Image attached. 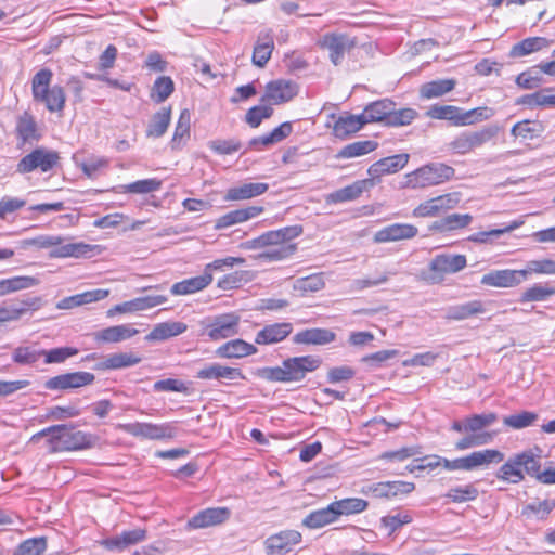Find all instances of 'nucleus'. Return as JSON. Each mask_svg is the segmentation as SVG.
Listing matches in <instances>:
<instances>
[{
  "instance_id": "obj_1",
  "label": "nucleus",
  "mask_w": 555,
  "mask_h": 555,
  "mask_svg": "<svg viewBox=\"0 0 555 555\" xmlns=\"http://www.w3.org/2000/svg\"><path fill=\"white\" fill-rule=\"evenodd\" d=\"M302 233L301 225H289L279 230L268 231L256 238L244 243L248 249L268 247L258 254L256 258L262 261H282L291 258L297 250V245L292 241Z\"/></svg>"
},
{
  "instance_id": "obj_2",
  "label": "nucleus",
  "mask_w": 555,
  "mask_h": 555,
  "mask_svg": "<svg viewBox=\"0 0 555 555\" xmlns=\"http://www.w3.org/2000/svg\"><path fill=\"white\" fill-rule=\"evenodd\" d=\"M322 364L318 356H301L285 359L281 366L264 367L259 375L269 382L293 383L302 380L308 373L317 371Z\"/></svg>"
},
{
  "instance_id": "obj_3",
  "label": "nucleus",
  "mask_w": 555,
  "mask_h": 555,
  "mask_svg": "<svg viewBox=\"0 0 555 555\" xmlns=\"http://www.w3.org/2000/svg\"><path fill=\"white\" fill-rule=\"evenodd\" d=\"M52 78L50 68L39 69L31 79V95L35 102L43 104L49 112L57 113L64 109L66 95L63 87H51Z\"/></svg>"
},
{
  "instance_id": "obj_4",
  "label": "nucleus",
  "mask_w": 555,
  "mask_h": 555,
  "mask_svg": "<svg viewBox=\"0 0 555 555\" xmlns=\"http://www.w3.org/2000/svg\"><path fill=\"white\" fill-rule=\"evenodd\" d=\"M455 176V169L443 163L424 165L406 175V186L424 189L450 181Z\"/></svg>"
},
{
  "instance_id": "obj_5",
  "label": "nucleus",
  "mask_w": 555,
  "mask_h": 555,
  "mask_svg": "<svg viewBox=\"0 0 555 555\" xmlns=\"http://www.w3.org/2000/svg\"><path fill=\"white\" fill-rule=\"evenodd\" d=\"M501 130L499 125H488L479 130L463 131L449 143V149L454 154H468L494 140Z\"/></svg>"
},
{
  "instance_id": "obj_6",
  "label": "nucleus",
  "mask_w": 555,
  "mask_h": 555,
  "mask_svg": "<svg viewBox=\"0 0 555 555\" xmlns=\"http://www.w3.org/2000/svg\"><path fill=\"white\" fill-rule=\"evenodd\" d=\"M240 322L241 317L234 312L206 318L201 321V336H205L208 340L211 341H218L233 337L238 334Z\"/></svg>"
},
{
  "instance_id": "obj_7",
  "label": "nucleus",
  "mask_w": 555,
  "mask_h": 555,
  "mask_svg": "<svg viewBox=\"0 0 555 555\" xmlns=\"http://www.w3.org/2000/svg\"><path fill=\"white\" fill-rule=\"evenodd\" d=\"M504 460V454L494 449H486L475 451L464 457L455 460H448L442 457L441 465L448 470H473L477 467L489 465L491 463H501Z\"/></svg>"
},
{
  "instance_id": "obj_8",
  "label": "nucleus",
  "mask_w": 555,
  "mask_h": 555,
  "mask_svg": "<svg viewBox=\"0 0 555 555\" xmlns=\"http://www.w3.org/2000/svg\"><path fill=\"white\" fill-rule=\"evenodd\" d=\"M467 266L464 255L440 254L435 256L429 263V272L424 279L430 284L443 281L446 274L460 272Z\"/></svg>"
},
{
  "instance_id": "obj_9",
  "label": "nucleus",
  "mask_w": 555,
  "mask_h": 555,
  "mask_svg": "<svg viewBox=\"0 0 555 555\" xmlns=\"http://www.w3.org/2000/svg\"><path fill=\"white\" fill-rule=\"evenodd\" d=\"M118 427L138 438L142 439H151V440H160L167 438H173L177 436V426L176 423L167 422L162 424H153V423H127L119 424Z\"/></svg>"
},
{
  "instance_id": "obj_10",
  "label": "nucleus",
  "mask_w": 555,
  "mask_h": 555,
  "mask_svg": "<svg viewBox=\"0 0 555 555\" xmlns=\"http://www.w3.org/2000/svg\"><path fill=\"white\" fill-rule=\"evenodd\" d=\"M59 160L60 156L57 152L44 147H37L21 158L16 165V171L22 175L33 172L37 169L47 172L51 170Z\"/></svg>"
},
{
  "instance_id": "obj_11",
  "label": "nucleus",
  "mask_w": 555,
  "mask_h": 555,
  "mask_svg": "<svg viewBox=\"0 0 555 555\" xmlns=\"http://www.w3.org/2000/svg\"><path fill=\"white\" fill-rule=\"evenodd\" d=\"M95 379L90 372H72L56 375L44 383L48 390H70L91 385Z\"/></svg>"
},
{
  "instance_id": "obj_12",
  "label": "nucleus",
  "mask_w": 555,
  "mask_h": 555,
  "mask_svg": "<svg viewBox=\"0 0 555 555\" xmlns=\"http://www.w3.org/2000/svg\"><path fill=\"white\" fill-rule=\"evenodd\" d=\"M322 47L328 50L330 60L334 65H339L346 53L357 44L356 38L346 34H326L322 38Z\"/></svg>"
},
{
  "instance_id": "obj_13",
  "label": "nucleus",
  "mask_w": 555,
  "mask_h": 555,
  "mask_svg": "<svg viewBox=\"0 0 555 555\" xmlns=\"http://www.w3.org/2000/svg\"><path fill=\"white\" fill-rule=\"evenodd\" d=\"M481 284L490 287L511 288L526 282V272L522 269L492 270L481 278Z\"/></svg>"
},
{
  "instance_id": "obj_14",
  "label": "nucleus",
  "mask_w": 555,
  "mask_h": 555,
  "mask_svg": "<svg viewBox=\"0 0 555 555\" xmlns=\"http://www.w3.org/2000/svg\"><path fill=\"white\" fill-rule=\"evenodd\" d=\"M300 541L301 533L299 531L285 530L269 537L264 545L268 555H285Z\"/></svg>"
},
{
  "instance_id": "obj_15",
  "label": "nucleus",
  "mask_w": 555,
  "mask_h": 555,
  "mask_svg": "<svg viewBox=\"0 0 555 555\" xmlns=\"http://www.w3.org/2000/svg\"><path fill=\"white\" fill-rule=\"evenodd\" d=\"M297 93L298 86L296 82L283 79L274 80L267 85L261 101L270 104H281L291 101Z\"/></svg>"
},
{
  "instance_id": "obj_16",
  "label": "nucleus",
  "mask_w": 555,
  "mask_h": 555,
  "mask_svg": "<svg viewBox=\"0 0 555 555\" xmlns=\"http://www.w3.org/2000/svg\"><path fill=\"white\" fill-rule=\"evenodd\" d=\"M100 253V246L83 242L66 243L64 241L50 251L51 258H89Z\"/></svg>"
},
{
  "instance_id": "obj_17",
  "label": "nucleus",
  "mask_w": 555,
  "mask_h": 555,
  "mask_svg": "<svg viewBox=\"0 0 555 555\" xmlns=\"http://www.w3.org/2000/svg\"><path fill=\"white\" fill-rule=\"evenodd\" d=\"M230 511L227 507H210L198 512L189 521L188 526L193 529L217 526L227 521Z\"/></svg>"
},
{
  "instance_id": "obj_18",
  "label": "nucleus",
  "mask_w": 555,
  "mask_h": 555,
  "mask_svg": "<svg viewBox=\"0 0 555 555\" xmlns=\"http://www.w3.org/2000/svg\"><path fill=\"white\" fill-rule=\"evenodd\" d=\"M418 230L409 223H393L378 230L374 234L375 243H387L401 240H410L417 235Z\"/></svg>"
},
{
  "instance_id": "obj_19",
  "label": "nucleus",
  "mask_w": 555,
  "mask_h": 555,
  "mask_svg": "<svg viewBox=\"0 0 555 555\" xmlns=\"http://www.w3.org/2000/svg\"><path fill=\"white\" fill-rule=\"evenodd\" d=\"M146 539V530L137 528L122 531L120 534L107 538L102 541V545L108 551L122 552L129 546L143 542Z\"/></svg>"
},
{
  "instance_id": "obj_20",
  "label": "nucleus",
  "mask_w": 555,
  "mask_h": 555,
  "mask_svg": "<svg viewBox=\"0 0 555 555\" xmlns=\"http://www.w3.org/2000/svg\"><path fill=\"white\" fill-rule=\"evenodd\" d=\"M374 185L372 179H363L353 182L350 185L336 190L326 196L327 204H338L351 202L359 198L362 193Z\"/></svg>"
},
{
  "instance_id": "obj_21",
  "label": "nucleus",
  "mask_w": 555,
  "mask_h": 555,
  "mask_svg": "<svg viewBox=\"0 0 555 555\" xmlns=\"http://www.w3.org/2000/svg\"><path fill=\"white\" fill-rule=\"evenodd\" d=\"M293 332V325L288 322L273 323L263 326L255 337L257 345H273L283 341Z\"/></svg>"
},
{
  "instance_id": "obj_22",
  "label": "nucleus",
  "mask_w": 555,
  "mask_h": 555,
  "mask_svg": "<svg viewBox=\"0 0 555 555\" xmlns=\"http://www.w3.org/2000/svg\"><path fill=\"white\" fill-rule=\"evenodd\" d=\"M41 300L38 297H31L20 301L17 305L0 306V324L17 321L28 311H36L40 308Z\"/></svg>"
},
{
  "instance_id": "obj_23",
  "label": "nucleus",
  "mask_w": 555,
  "mask_h": 555,
  "mask_svg": "<svg viewBox=\"0 0 555 555\" xmlns=\"http://www.w3.org/2000/svg\"><path fill=\"white\" fill-rule=\"evenodd\" d=\"M409 162L408 154H397L389 157L382 158L372 164L367 170L371 176L370 179L379 178L384 175L395 173L401 170Z\"/></svg>"
},
{
  "instance_id": "obj_24",
  "label": "nucleus",
  "mask_w": 555,
  "mask_h": 555,
  "mask_svg": "<svg viewBox=\"0 0 555 555\" xmlns=\"http://www.w3.org/2000/svg\"><path fill=\"white\" fill-rule=\"evenodd\" d=\"M273 49L274 40L272 30L266 29L260 31L253 51V64L260 68L264 67L272 55Z\"/></svg>"
},
{
  "instance_id": "obj_25",
  "label": "nucleus",
  "mask_w": 555,
  "mask_h": 555,
  "mask_svg": "<svg viewBox=\"0 0 555 555\" xmlns=\"http://www.w3.org/2000/svg\"><path fill=\"white\" fill-rule=\"evenodd\" d=\"M487 311L486 304L481 300H472L446 309L444 318L449 321H464L482 314Z\"/></svg>"
},
{
  "instance_id": "obj_26",
  "label": "nucleus",
  "mask_w": 555,
  "mask_h": 555,
  "mask_svg": "<svg viewBox=\"0 0 555 555\" xmlns=\"http://www.w3.org/2000/svg\"><path fill=\"white\" fill-rule=\"evenodd\" d=\"M138 334V330L130 324L114 325L93 334V338L99 344H115L127 340Z\"/></svg>"
},
{
  "instance_id": "obj_27",
  "label": "nucleus",
  "mask_w": 555,
  "mask_h": 555,
  "mask_svg": "<svg viewBox=\"0 0 555 555\" xmlns=\"http://www.w3.org/2000/svg\"><path fill=\"white\" fill-rule=\"evenodd\" d=\"M263 211L261 206H249L227 212L216 220L215 229L221 230L237 223L245 222L260 215Z\"/></svg>"
},
{
  "instance_id": "obj_28",
  "label": "nucleus",
  "mask_w": 555,
  "mask_h": 555,
  "mask_svg": "<svg viewBox=\"0 0 555 555\" xmlns=\"http://www.w3.org/2000/svg\"><path fill=\"white\" fill-rule=\"evenodd\" d=\"M199 379H244L245 376L240 369L230 367L220 363H210L205 365L196 373Z\"/></svg>"
},
{
  "instance_id": "obj_29",
  "label": "nucleus",
  "mask_w": 555,
  "mask_h": 555,
  "mask_svg": "<svg viewBox=\"0 0 555 555\" xmlns=\"http://www.w3.org/2000/svg\"><path fill=\"white\" fill-rule=\"evenodd\" d=\"M256 352L257 348L243 339H232L219 346L216 350L217 356L223 359H240Z\"/></svg>"
},
{
  "instance_id": "obj_30",
  "label": "nucleus",
  "mask_w": 555,
  "mask_h": 555,
  "mask_svg": "<svg viewBox=\"0 0 555 555\" xmlns=\"http://www.w3.org/2000/svg\"><path fill=\"white\" fill-rule=\"evenodd\" d=\"M188 330V325L180 321H167L156 324L146 335L149 341H163L179 336Z\"/></svg>"
},
{
  "instance_id": "obj_31",
  "label": "nucleus",
  "mask_w": 555,
  "mask_h": 555,
  "mask_svg": "<svg viewBox=\"0 0 555 555\" xmlns=\"http://www.w3.org/2000/svg\"><path fill=\"white\" fill-rule=\"evenodd\" d=\"M141 357L134 352H118L105 357V359L95 365L98 370H120L134 366L141 362Z\"/></svg>"
},
{
  "instance_id": "obj_32",
  "label": "nucleus",
  "mask_w": 555,
  "mask_h": 555,
  "mask_svg": "<svg viewBox=\"0 0 555 555\" xmlns=\"http://www.w3.org/2000/svg\"><path fill=\"white\" fill-rule=\"evenodd\" d=\"M211 282V274H202L175 283L170 288V293L175 296L194 294L207 287Z\"/></svg>"
},
{
  "instance_id": "obj_33",
  "label": "nucleus",
  "mask_w": 555,
  "mask_h": 555,
  "mask_svg": "<svg viewBox=\"0 0 555 555\" xmlns=\"http://www.w3.org/2000/svg\"><path fill=\"white\" fill-rule=\"evenodd\" d=\"M335 333L326 328H307L298 332L294 337L295 344L325 345L335 340Z\"/></svg>"
},
{
  "instance_id": "obj_34",
  "label": "nucleus",
  "mask_w": 555,
  "mask_h": 555,
  "mask_svg": "<svg viewBox=\"0 0 555 555\" xmlns=\"http://www.w3.org/2000/svg\"><path fill=\"white\" fill-rule=\"evenodd\" d=\"M393 102L388 99L378 100L365 106L361 113L362 118L366 124L370 122H384L387 124L390 109H392Z\"/></svg>"
},
{
  "instance_id": "obj_35",
  "label": "nucleus",
  "mask_w": 555,
  "mask_h": 555,
  "mask_svg": "<svg viewBox=\"0 0 555 555\" xmlns=\"http://www.w3.org/2000/svg\"><path fill=\"white\" fill-rule=\"evenodd\" d=\"M91 447L90 435L83 431H73L65 425L62 446L54 448V452L82 450Z\"/></svg>"
},
{
  "instance_id": "obj_36",
  "label": "nucleus",
  "mask_w": 555,
  "mask_h": 555,
  "mask_svg": "<svg viewBox=\"0 0 555 555\" xmlns=\"http://www.w3.org/2000/svg\"><path fill=\"white\" fill-rule=\"evenodd\" d=\"M426 115L433 119L448 120L453 126L463 127V108L454 105H431Z\"/></svg>"
},
{
  "instance_id": "obj_37",
  "label": "nucleus",
  "mask_w": 555,
  "mask_h": 555,
  "mask_svg": "<svg viewBox=\"0 0 555 555\" xmlns=\"http://www.w3.org/2000/svg\"><path fill=\"white\" fill-rule=\"evenodd\" d=\"M455 86L456 80L453 78L431 80L420 87V98L424 100L440 98L451 92Z\"/></svg>"
},
{
  "instance_id": "obj_38",
  "label": "nucleus",
  "mask_w": 555,
  "mask_h": 555,
  "mask_svg": "<svg viewBox=\"0 0 555 555\" xmlns=\"http://www.w3.org/2000/svg\"><path fill=\"white\" fill-rule=\"evenodd\" d=\"M292 122L285 121L281 124L279 127L274 128L270 133L263 134L258 138H254L253 140H250L249 145L257 150H260V146L266 147L282 142L292 133Z\"/></svg>"
},
{
  "instance_id": "obj_39",
  "label": "nucleus",
  "mask_w": 555,
  "mask_h": 555,
  "mask_svg": "<svg viewBox=\"0 0 555 555\" xmlns=\"http://www.w3.org/2000/svg\"><path fill=\"white\" fill-rule=\"evenodd\" d=\"M269 185L263 182H250L240 186L231 188L225 195L227 201L249 199L266 193Z\"/></svg>"
},
{
  "instance_id": "obj_40",
  "label": "nucleus",
  "mask_w": 555,
  "mask_h": 555,
  "mask_svg": "<svg viewBox=\"0 0 555 555\" xmlns=\"http://www.w3.org/2000/svg\"><path fill=\"white\" fill-rule=\"evenodd\" d=\"M171 120V107H162L158 112H156L146 128V137L149 138H160L163 137Z\"/></svg>"
},
{
  "instance_id": "obj_41",
  "label": "nucleus",
  "mask_w": 555,
  "mask_h": 555,
  "mask_svg": "<svg viewBox=\"0 0 555 555\" xmlns=\"http://www.w3.org/2000/svg\"><path fill=\"white\" fill-rule=\"evenodd\" d=\"M555 295V287L552 283H535L530 287L526 288L518 301L520 304L533 302V301H545Z\"/></svg>"
},
{
  "instance_id": "obj_42",
  "label": "nucleus",
  "mask_w": 555,
  "mask_h": 555,
  "mask_svg": "<svg viewBox=\"0 0 555 555\" xmlns=\"http://www.w3.org/2000/svg\"><path fill=\"white\" fill-rule=\"evenodd\" d=\"M365 125L362 115L340 116L334 124L333 131L337 138L345 139L359 131Z\"/></svg>"
},
{
  "instance_id": "obj_43",
  "label": "nucleus",
  "mask_w": 555,
  "mask_h": 555,
  "mask_svg": "<svg viewBox=\"0 0 555 555\" xmlns=\"http://www.w3.org/2000/svg\"><path fill=\"white\" fill-rule=\"evenodd\" d=\"M543 131L544 125L541 121L525 119L512 127L511 134L521 140H533L539 138Z\"/></svg>"
},
{
  "instance_id": "obj_44",
  "label": "nucleus",
  "mask_w": 555,
  "mask_h": 555,
  "mask_svg": "<svg viewBox=\"0 0 555 555\" xmlns=\"http://www.w3.org/2000/svg\"><path fill=\"white\" fill-rule=\"evenodd\" d=\"M332 503L317 511L311 512L302 520V525L310 529H318L337 520Z\"/></svg>"
},
{
  "instance_id": "obj_45",
  "label": "nucleus",
  "mask_w": 555,
  "mask_h": 555,
  "mask_svg": "<svg viewBox=\"0 0 555 555\" xmlns=\"http://www.w3.org/2000/svg\"><path fill=\"white\" fill-rule=\"evenodd\" d=\"M38 279L27 275H17L0 280V297L36 286Z\"/></svg>"
},
{
  "instance_id": "obj_46",
  "label": "nucleus",
  "mask_w": 555,
  "mask_h": 555,
  "mask_svg": "<svg viewBox=\"0 0 555 555\" xmlns=\"http://www.w3.org/2000/svg\"><path fill=\"white\" fill-rule=\"evenodd\" d=\"M496 478L509 483H519L525 479L516 455L511 456L496 472Z\"/></svg>"
},
{
  "instance_id": "obj_47",
  "label": "nucleus",
  "mask_w": 555,
  "mask_h": 555,
  "mask_svg": "<svg viewBox=\"0 0 555 555\" xmlns=\"http://www.w3.org/2000/svg\"><path fill=\"white\" fill-rule=\"evenodd\" d=\"M479 495V490L474 483L451 487L443 498L452 503H465L475 501Z\"/></svg>"
},
{
  "instance_id": "obj_48",
  "label": "nucleus",
  "mask_w": 555,
  "mask_h": 555,
  "mask_svg": "<svg viewBox=\"0 0 555 555\" xmlns=\"http://www.w3.org/2000/svg\"><path fill=\"white\" fill-rule=\"evenodd\" d=\"M473 221L469 214H451L433 224V229L441 232L466 228Z\"/></svg>"
},
{
  "instance_id": "obj_49",
  "label": "nucleus",
  "mask_w": 555,
  "mask_h": 555,
  "mask_svg": "<svg viewBox=\"0 0 555 555\" xmlns=\"http://www.w3.org/2000/svg\"><path fill=\"white\" fill-rule=\"evenodd\" d=\"M336 517L341 515H353L365 511L369 506L367 501L360 498H347L332 502Z\"/></svg>"
},
{
  "instance_id": "obj_50",
  "label": "nucleus",
  "mask_w": 555,
  "mask_h": 555,
  "mask_svg": "<svg viewBox=\"0 0 555 555\" xmlns=\"http://www.w3.org/2000/svg\"><path fill=\"white\" fill-rule=\"evenodd\" d=\"M190 127L191 113L185 108L181 111L175 128L173 137L171 139L172 149H179L181 144L185 143V141L190 138Z\"/></svg>"
},
{
  "instance_id": "obj_51",
  "label": "nucleus",
  "mask_w": 555,
  "mask_h": 555,
  "mask_svg": "<svg viewBox=\"0 0 555 555\" xmlns=\"http://www.w3.org/2000/svg\"><path fill=\"white\" fill-rule=\"evenodd\" d=\"M544 47H547V40L545 38L530 37L514 44L511 49L509 55L512 57H521L539 51Z\"/></svg>"
},
{
  "instance_id": "obj_52",
  "label": "nucleus",
  "mask_w": 555,
  "mask_h": 555,
  "mask_svg": "<svg viewBox=\"0 0 555 555\" xmlns=\"http://www.w3.org/2000/svg\"><path fill=\"white\" fill-rule=\"evenodd\" d=\"M377 142L372 140L357 141L344 146L336 155L337 158H353L369 154L376 150Z\"/></svg>"
},
{
  "instance_id": "obj_53",
  "label": "nucleus",
  "mask_w": 555,
  "mask_h": 555,
  "mask_svg": "<svg viewBox=\"0 0 555 555\" xmlns=\"http://www.w3.org/2000/svg\"><path fill=\"white\" fill-rule=\"evenodd\" d=\"M16 132L23 142L37 140L39 135L35 117L27 112L23 113L17 119Z\"/></svg>"
},
{
  "instance_id": "obj_54",
  "label": "nucleus",
  "mask_w": 555,
  "mask_h": 555,
  "mask_svg": "<svg viewBox=\"0 0 555 555\" xmlns=\"http://www.w3.org/2000/svg\"><path fill=\"white\" fill-rule=\"evenodd\" d=\"M65 430V425H53L47 427L35 435L31 436L30 442L36 443L42 437H48L47 442L50 448V452H54V448L62 446L63 431Z\"/></svg>"
},
{
  "instance_id": "obj_55",
  "label": "nucleus",
  "mask_w": 555,
  "mask_h": 555,
  "mask_svg": "<svg viewBox=\"0 0 555 555\" xmlns=\"http://www.w3.org/2000/svg\"><path fill=\"white\" fill-rule=\"evenodd\" d=\"M515 455L521 470L524 469L529 476L535 477L539 480V476L542 474L541 456L534 454L532 450H527Z\"/></svg>"
},
{
  "instance_id": "obj_56",
  "label": "nucleus",
  "mask_w": 555,
  "mask_h": 555,
  "mask_svg": "<svg viewBox=\"0 0 555 555\" xmlns=\"http://www.w3.org/2000/svg\"><path fill=\"white\" fill-rule=\"evenodd\" d=\"M43 354V349H37L33 346H20L13 350L12 360L16 364L33 365L39 361Z\"/></svg>"
},
{
  "instance_id": "obj_57",
  "label": "nucleus",
  "mask_w": 555,
  "mask_h": 555,
  "mask_svg": "<svg viewBox=\"0 0 555 555\" xmlns=\"http://www.w3.org/2000/svg\"><path fill=\"white\" fill-rule=\"evenodd\" d=\"M173 90V80L169 76H160L152 87L151 99L155 103H163L172 94Z\"/></svg>"
},
{
  "instance_id": "obj_58",
  "label": "nucleus",
  "mask_w": 555,
  "mask_h": 555,
  "mask_svg": "<svg viewBox=\"0 0 555 555\" xmlns=\"http://www.w3.org/2000/svg\"><path fill=\"white\" fill-rule=\"evenodd\" d=\"M325 281L322 273L311 274L305 278L297 279L294 282V291L300 292L301 294L315 293L323 289Z\"/></svg>"
},
{
  "instance_id": "obj_59",
  "label": "nucleus",
  "mask_w": 555,
  "mask_h": 555,
  "mask_svg": "<svg viewBox=\"0 0 555 555\" xmlns=\"http://www.w3.org/2000/svg\"><path fill=\"white\" fill-rule=\"evenodd\" d=\"M168 298L164 295H149L144 297H138L132 300L126 301L128 313L135 311H143L156 306L167 302Z\"/></svg>"
},
{
  "instance_id": "obj_60",
  "label": "nucleus",
  "mask_w": 555,
  "mask_h": 555,
  "mask_svg": "<svg viewBox=\"0 0 555 555\" xmlns=\"http://www.w3.org/2000/svg\"><path fill=\"white\" fill-rule=\"evenodd\" d=\"M538 420L539 415L535 412L521 411L520 413L505 416L503 423L513 429H522L534 425Z\"/></svg>"
},
{
  "instance_id": "obj_61",
  "label": "nucleus",
  "mask_w": 555,
  "mask_h": 555,
  "mask_svg": "<svg viewBox=\"0 0 555 555\" xmlns=\"http://www.w3.org/2000/svg\"><path fill=\"white\" fill-rule=\"evenodd\" d=\"M542 74L543 73L540 72L539 67L534 66L526 72L520 73L516 77V83L518 87L525 90L537 89L544 82Z\"/></svg>"
},
{
  "instance_id": "obj_62",
  "label": "nucleus",
  "mask_w": 555,
  "mask_h": 555,
  "mask_svg": "<svg viewBox=\"0 0 555 555\" xmlns=\"http://www.w3.org/2000/svg\"><path fill=\"white\" fill-rule=\"evenodd\" d=\"M119 188L124 193L147 194L158 191L162 188V181L156 178L143 179Z\"/></svg>"
},
{
  "instance_id": "obj_63",
  "label": "nucleus",
  "mask_w": 555,
  "mask_h": 555,
  "mask_svg": "<svg viewBox=\"0 0 555 555\" xmlns=\"http://www.w3.org/2000/svg\"><path fill=\"white\" fill-rule=\"evenodd\" d=\"M555 508V500L545 499L543 501L532 502L522 508V515L530 517L537 516L539 519H545Z\"/></svg>"
},
{
  "instance_id": "obj_64",
  "label": "nucleus",
  "mask_w": 555,
  "mask_h": 555,
  "mask_svg": "<svg viewBox=\"0 0 555 555\" xmlns=\"http://www.w3.org/2000/svg\"><path fill=\"white\" fill-rule=\"evenodd\" d=\"M47 550L44 537L31 538L23 541L14 552V555H41Z\"/></svg>"
}]
</instances>
